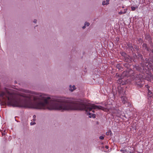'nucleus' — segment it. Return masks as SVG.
Segmentation results:
<instances>
[{
    "instance_id": "20",
    "label": "nucleus",
    "mask_w": 153,
    "mask_h": 153,
    "mask_svg": "<svg viewBox=\"0 0 153 153\" xmlns=\"http://www.w3.org/2000/svg\"><path fill=\"white\" fill-rule=\"evenodd\" d=\"M37 22V20L36 19L34 20L33 21V22L34 23H36Z\"/></svg>"
},
{
    "instance_id": "4",
    "label": "nucleus",
    "mask_w": 153,
    "mask_h": 153,
    "mask_svg": "<svg viewBox=\"0 0 153 153\" xmlns=\"http://www.w3.org/2000/svg\"><path fill=\"white\" fill-rule=\"evenodd\" d=\"M76 88L74 85H73L72 86L71 85H70L69 90L71 91H73Z\"/></svg>"
},
{
    "instance_id": "8",
    "label": "nucleus",
    "mask_w": 153,
    "mask_h": 153,
    "mask_svg": "<svg viewBox=\"0 0 153 153\" xmlns=\"http://www.w3.org/2000/svg\"><path fill=\"white\" fill-rule=\"evenodd\" d=\"M152 92L150 90L148 89V96L149 97H151L152 96Z\"/></svg>"
},
{
    "instance_id": "21",
    "label": "nucleus",
    "mask_w": 153,
    "mask_h": 153,
    "mask_svg": "<svg viewBox=\"0 0 153 153\" xmlns=\"http://www.w3.org/2000/svg\"><path fill=\"white\" fill-rule=\"evenodd\" d=\"M86 27V26H85V25H84V26H83L82 27V28H83V29H85V28Z\"/></svg>"
},
{
    "instance_id": "19",
    "label": "nucleus",
    "mask_w": 153,
    "mask_h": 153,
    "mask_svg": "<svg viewBox=\"0 0 153 153\" xmlns=\"http://www.w3.org/2000/svg\"><path fill=\"white\" fill-rule=\"evenodd\" d=\"M119 14L120 15H121L123 13V11H120L119 12Z\"/></svg>"
},
{
    "instance_id": "18",
    "label": "nucleus",
    "mask_w": 153,
    "mask_h": 153,
    "mask_svg": "<svg viewBox=\"0 0 153 153\" xmlns=\"http://www.w3.org/2000/svg\"><path fill=\"white\" fill-rule=\"evenodd\" d=\"M30 124L31 125H33L36 124V123H35L34 122H31L30 123Z\"/></svg>"
},
{
    "instance_id": "7",
    "label": "nucleus",
    "mask_w": 153,
    "mask_h": 153,
    "mask_svg": "<svg viewBox=\"0 0 153 153\" xmlns=\"http://www.w3.org/2000/svg\"><path fill=\"white\" fill-rule=\"evenodd\" d=\"M122 81L123 80L121 79H120L118 80L117 82L120 84L123 85V83L122 82Z\"/></svg>"
},
{
    "instance_id": "31",
    "label": "nucleus",
    "mask_w": 153,
    "mask_h": 153,
    "mask_svg": "<svg viewBox=\"0 0 153 153\" xmlns=\"http://www.w3.org/2000/svg\"><path fill=\"white\" fill-rule=\"evenodd\" d=\"M120 94L121 93V92L120 91Z\"/></svg>"
},
{
    "instance_id": "2",
    "label": "nucleus",
    "mask_w": 153,
    "mask_h": 153,
    "mask_svg": "<svg viewBox=\"0 0 153 153\" xmlns=\"http://www.w3.org/2000/svg\"><path fill=\"white\" fill-rule=\"evenodd\" d=\"M153 64V62L152 59H149V61L147 62H146L145 65H143V66L142 68L143 69L145 72H146V74H148L149 73L148 75V78L150 77L151 78H153V76L150 73V71L151 69L152 68V64ZM146 75L143 74H141L139 75H137L135 78L136 80H138L139 79L142 82L141 84L140 83V84L139 83V82H136V84L138 85L140 87H141L142 86L143 84V79H147V80H149V79H148V77L146 76Z\"/></svg>"
},
{
    "instance_id": "10",
    "label": "nucleus",
    "mask_w": 153,
    "mask_h": 153,
    "mask_svg": "<svg viewBox=\"0 0 153 153\" xmlns=\"http://www.w3.org/2000/svg\"><path fill=\"white\" fill-rule=\"evenodd\" d=\"M137 8V6L136 7H133V6H131V10L132 11L135 10L136 9V8Z\"/></svg>"
},
{
    "instance_id": "28",
    "label": "nucleus",
    "mask_w": 153,
    "mask_h": 153,
    "mask_svg": "<svg viewBox=\"0 0 153 153\" xmlns=\"http://www.w3.org/2000/svg\"><path fill=\"white\" fill-rule=\"evenodd\" d=\"M124 54H125V53H123V55H124Z\"/></svg>"
},
{
    "instance_id": "17",
    "label": "nucleus",
    "mask_w": 153,
    "mask_h": 153,
    "mask_svg": "<svg viewBox=\"0 0 153 153\" xmlns=\"http://www.w3.org/2000/svg\"><path fill=\"white\" fill-rule=\"evenodd\" d=\"M127 10V9H124L123 11V13H126Z\"/></svg>"
},
{
    "instance_id": "25",
    "label": "nucleus",
    "mask_w": 153,
    "mask_h": 153,
    "mask_svg": "<svg viewBox=\"0 0 153 153\" xmlns=\"http://www.w3.org/2000/svg\"><path fill=\"white\" fill-rule=\"evenodd\" d=\"M14 82H15V83H17V82L16 81H15Z\"/></svg>"
},
{
    "instance_id": "12",
    "label": "nucleus",
    "mask_w": 153,
    "mask_h": 153,
    "mask_svg": "<svg viewBox=\"0 0 153 153\" xmlns=\"http://www.w3.org/2000/svg\"><path fill=\"white\" fill-rule=\"evenodd\" d=\"M111 133V131H110L108 132H107L106 133V134L107 135H109V134H110Z\"/></svg>"
},
{
    "instance_id": "9",
    "label": "nucleus",
    "mask_w": 153,
    "mask_h": 153,
    "mask_svg": "<svg viewBox=\"0 0 153 153\" xmlns=\"http://www.w3.org/2000/svg\"><path fill=\"white\" fill-rule=\"evenodd\" d=\"M119 110L118 111L117 110H114L113 111H112V113L113 114H119Z\"/></svg>"
},
{
    "instance_id": "13",
    "label": "nucleus",
    "mask_w": 153,
    "mask_h": 153,
    "mask_svg": "<svg viewBox=\"0 0 153 153\" xmlns=\"http://www.w3.org/2000/svg\"><path fill=\"white\" fill-rule=\"evenodd\" d=\"M85 26H88L90 24L89 23L87 22H85Z\"/></svg>"
},
{
    "instance_id": "11",
    "label": "nucleus",
    "mask_w": 153,
    "mask_h": 153,
    "mask_svg": "<svg viewBox=\"0 0 153 153\" xmlns=\"http://www.w3.org/2000/svg\"><path fill=\"white\" fill-rule=\"evenodd\" d=\"M96 115H89V118H91L92 117L93 118H96Z\"/></svg>"
},
{
    "instance_id": "26",
    "label": "nucleus",
    "mask_w": 153,
    "mask_h": 153,
    "mask_svg": "<svg viewBox=\"0 0 153 153\" xmlns=\"http://www.w3.org/2000/svg\"><path fill=\"white\" fill-rule=\"evenodd\" d=\"M125 73V72H124L123 74H124Z\"/></svg>"
},
{
    "instance_id": "22",
    "label": "nucleus",
    "mask_w": 153,
    "mask_h": 153,
    "mask_svg": "<svg viewBox=\"0 0 153 153\" xmlns=\"http://www.w3.org/2000/svg\"><path fill=\"white\" fill-rule=\"evenodd\" d=\"M105 148L106 149H108V147L107 146H105Z\"/></svg>"
},
{
    "instance_id": "23",
    "label": "nucleus",
    "mask_w": 153,
    "mask_h": 153,
    "mask_svg": "<svg viewBox=\"0 0 153 153\" xmlns=\"http://www.w3.org/2000/svg\"><path fill=\"white\" fill-rule=\"evenodd\" d=\"M145 86L147 88H148L149 87L148 85H146Z\"/></svg>"
},
{
    "instance_id": "5",
    "label": "nucleus",
    "mask_w": 153,
    "mask_h": 153,
    "mask_svg": "<svg viewBox=\"0 0 153 153\" xmlns=\"http://www.w3.org/2000/svg\"><path fill=\"white\" fill-rule=\"evenodd\" d=\"M109 0H106V1L105 0L103 1L102 3V4L104 5H107L109 4Z\"/></svg>"
},
{
    "instance_id": "16",
    "label": "nucleus",
    "mask_w": 153,
    "mask_h": 153,
    "mask_svg": "<svg viewBox=\"0 0 153 153\" xmlns=\"http://www.w3.org/2000/svg\"><path fill=\"white\" fill-rule=\"evenodd\" d=\"M36 115H33V121H35V120H36Z\"/></svg>"
},
{
    "instance_id": "30",
    "label": "nucleus",
    "mask_w": 153,
    "mask_h": 153,
    "mask_svg": "<svg viewBox=\"0 0 153 153\" xmlns=\"http://www.w3.org/2000/svg\"><path fill=\"white\" fill-rule=\"evenodd\" d=\"M124 54H125V53H123V55H124Z\"/></svg>"
},
{
    "instance_id": "24",
    "label": "nucleus",
    "mask_w": 153,
    "mask_h": 153,
    "mask_svg": "<svg viewBox=\"0 0 153 153\" xmlns=\"http://www.w3.org/2000/svg\"><path fill=\"white\" fill-rule=\"evenodd\" d=\"M137 70H138L139 71H140V69H139V68H138V67H137Z\"/></svg>"
},
{
    "instance_id": "15",
    "label": "nucleus",
    "mask_w": 153,
    "mask_h": 153,
    "mask_svg": "<svg viewBox=\"0 0 153 153\" xmlns=\"http://www.w3.org/2000/svg\"><path fill=\"white\" fill-rule=\"evenodd\" d=\"M120 151H121L123 153H125L126 152V150H120Z\"/></svg>"
},
{
    "instance_id": "6",
    "label": "nucleus",
    "mask_w": 153,
    "mask_h": 153,
    "mask_svg": "<svg viewBox=\"0 0 153 153\" xmlns=\"http://www.w3.org/2000/svg\"><path fill=\"white\" fill-rule=\"evenodd\" d=\"M143 48H144V49L147 51H149V48L147 47V45L146 44H143Z\"/></svg>"
},
{
    "instance_id": "3",
    "label": "nucleus",
    "mask_w": 153,
    "mask_h": 153,
    "mask_svg": "<svg viewBox=\"0 0 153 153\" xmlns=\"http://www.w3.org/2000/svg\"><path fill=\"white\" fill-rule=\"evenodd\" d=\"M121 99L122 101V102L124 103L125 104L127 102L128 103V106H129L131 104L130 103L127 102V98L124 96L122 97H121Z\"/></svg>"
},
{
    "instance_id": "1",
    "label": "nucleus",
    "mask_w": 153,
    "mask_h": 153,
    "mask_svg": "<svg viewBox=\"0 0 153 153\" xmlns=\"http://www.w3.org/2000/svg\"><path fill=\"white\" fill-rule=\"evenodd\" d=\"M8 85L0 88V98L9 105L36 109L56 110V97L51 98L48 94L28 89L15 90Z\"/></svg>"
},
{
    "instance_id": "29",
    "label": "nucleus",
    "mask_w": 153,
    "mask_h": 153,
    "mask_svg": "<svg viewBox=\"0 0 153 153\" xmlns=\"http://www.w3.org/2000/svg\"><path fill=\"white\" fill-rule=\"evenodd\" d=\"M124 54H125V53H123V55H124Z\"/></svg>"
},
{
    "instance_id": "14",
    "label": "nucleus",
    "mask_w": 153,
    "mask_h": 153,
    "mask_svg": "<svg viewBox=\"0 0 153 153\" xmlns=\"http://www.w3.org/2000/svg\"><path fill=\"white\" fill-rule=\"evenodd\" d=\"M99 138L100 140H103L104 139V136L102 135Z\"/></svg>"
},
{
    "instance_id": "27",
    "label": "nucleus",
    "mask_w": 153,
    "mask_h": 153,
    "mask_svg": "<svg viewBox=\"0 0 153 153\" xmlns=\"http://www.w3.org/2000/svg\"><path fill=\"white\" fill-rule=\"evenodd\" d=\"M124 54H125V53H123V55H124Z\"/></svg>"
}]
</instances>
